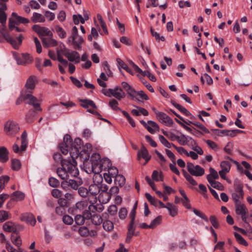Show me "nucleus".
Segmentation results:
<instances>
[{
  "label": "nucleus",
  "instance_id": "nucleus-1",
  "mask_svg": "<svg viewBox=\"0 0 252 252\" xmlns=\"http://www.w3.org/2000/svg\"><path fill=\"white\" fill-rule=\"evenodd\" d=\"M83 146V143L81 139L77 137L73 141L71 136L68 134L64 136L63 141L59 146L63 154L66 155L69 152L72 160L75 163V158L82 156Z\"/></svg>",
  "mask_w": 252,
  "mask_h": 252
},
{
  "label": "nucleus",
  "instance_id": "nucleus-2",
  "mask_svg": "<svg viewBox=\"0 0 252 252\" xmlns=\"http://www.w3.org/2000/svg\"><path fill=\"white\" fill-rule=\"evenodd\" d=\"M89 162H87V165H84L86 168H88L89 171L93 172L96 174L99 173L102 170H105L106 169V166L105 164H107V166H109L110 164V161L108 158H105L100 159V156L98 153H94L90 160L88 159Z\"/></svg>",
  "mask_w": 252,
  "mask_h": 252
},
{
  "label": "nucleus",
  "instance_id": "nucleus-3",
  "mask_svg": "<svg viewBox=\"0 0 252 252\" xmlns=\"http://www.w3.org/2000/svg\"><path fill=\"white\" fill-rule=\"evenodd\" d=\"M6 31V27L5 25L4 26H2L0 28V32L1 34H2L5 38V40L8 43H9L13 47L14 49H18L19 46L22 44V40H23V35L22 34H20L17 37V41L16 39L12 38L10 36L8 32H5Z\"/></svg>",
  "mask_w": 252,
  "mask_h": 252
},
{
  "label": "nucleus",
  "instance_id": "nucleus-4",
  "mask_svg": "<svg viewBox=\"0 0 252 252\" xmlns=\"http://www.w3.org/2000/svg\"><path fill=\"white\" fill-rule=\"evenodd\" d=\"M19 130V125L16 122L8 120L4 124V131L7 135L14 136Z\"/></svg>",
  "mask_w": 252,
  "mask_h": 252
},
{
  "label": "nucleus",
  "instance_id": "nucleus-5",
  "mask_svg": "<svg viewBox=\"0 0 252 252\" xmlns=\"http://www.w3.org/2000/svg\"><path fill=\"white\" fill-rule=\"evenodd\" d=\"M69 160L63 159L61 161V167H58L56 170V172L58 176L63 180H67L68 178V173L67 172V166H68Z\"/></svg>",
  "mask_w": 252,
  "mask_h": 252
},
{
  "label": "nucleus",
  "instance_id": "nucleus-6",
  "mask_svg": "<svg viewBox=\"0 0 252 252\" xmlns=\"http://www.w3.org/2000/svg\"><path fill=\"white\" fill-rule=\"evenodd\" d=\"M88 189L89 193V198L88 199L91 204H93L96 202V195L100 192L99 185L96 184H91L89 186V189Z\"/></svg>",
  "mask_w": 252,
  "mask_h": 252
},
{
  "label": "nucleus",
  "instance_id": "nucleus-7",
  "mask_svg": "<svg viewBox=\"0 0 252 252\" xmlns=\"http://www.w3.org/2000/svg\"><path fill=\"white\" fill-rule=\"evenodd\" d=\"M25 98H26V100L28 99V101L26 103L29 105H32L35 110L38 111H42V109L40 107V103L37 102L38 99L36 97L30 94H27L25 95Z\"/></svg>",
  "mask_w": 252,
  "mask_h": 252
},
{
  "label": "nucleus",
  "instance_id": "nucleus-8",
  "mask_svg": "<svg viewBox=\"0 0 252 252\" xmlns=\"http://www.w3.org/2000/svg\"><path fill=\"white\" fill-rule=\"evenodd\" d=\"M68 160L69 163H67L68 164V166H67V167H68V169H67L68 178H69L70 176L77 177L79 174V170L76 167L77 162L76 161V163L75 162H74L72 160V158Z\"/></svg>",
  "mask_w": 252,
  "mask_h": 252
},
{
  "label": "nucleus",
  "instance_id": "nucleus-9",
  "mask_svg": "<svg viewBox=\"0 0 252 252\" xmlns=\"http://www.w3.org/2000/svg\"><path fill=\"white\" fill-rule=\"evenodd\" d=\"M141 158L145 160L144 165H145L151 158V156L149 155L147 149L143 144L142 145L140 150L138 151L137 153V159L140 160Z\"/></svg>",
  "mask_w": 252,
  "mask_h": 252
},
{
  "label": "nucleus",
  "instance_id": "nucleus-10",
  "mask_svg": "<svg viewBox=\"0 0 252 252\" xmlns=\"http://www.w3.org/2000/svg\"><path fill=\"white\" fill-rule=\"evenodd\" d=\"M122 88L124 89L127 93V94L130 96L132 100L135 99L138 101L140 100L137 98L135 97V93L136 91L134 88L129 85L126 82H122L121 83Z\"/></svg>",
  "mask_w": 252,
  "mask_h": 252
},
{
  "label": "nucleus",
  "instance_id": "nucleus-11",
  "mask_svg": "<svg viewBox=\"0 0 252 252\" xmlns=\"http://www.w3.org/2000/svg\"><path fill=\"white\" fill-rule=\"evenodd\" d=\"M92 146L90 143H86L85 146L83 145L82 149V154L80 158H83L84 164L87 165V162H89L88 159L90 158V152L92 150Z\"/></svg>",
  "mask_w": 252,
  "mask_h": 252
},
{
  "label": "nucleus",
  "instance_id": "nucleus-12",
  "mask_svg": "<svg viewBox=\"0 0 252 252\" xmlns=\"http://www.w3.org/2000/svg\"><path fill=\"white\" fill-rule=\"evenodd\" d=\"M157 118L159 122L169 126H172L174 123L172 119L170 117L162 112L158 113Z\"/></svg>",
  "mask_w": 252,
  "mask_h": 252
},
{
  "label": "nucleus",
  "instance_id": "nucleus-13",
  "mask_svg": "<svg viewBox=\"0 0 252 252\" xmlns=\"http://www.w3.org/2000/svg\"><path fill=\"white\" fill-rule=\"evenodd\" d=\"M235 212L238 215L248 214V210L244 204L241 202L235 204Z\"/></svg>",
  "mask_w": 252,
  "mask_h": 252
},
{
  "label": "nucleus",
  "instance_id": "nucleus-14",
  "mask_svg": "<svg viewBox=\"0 0 252 252\" xmlns=\"http://www.w3.org/2000/svg\"><path fill=\"white\" fill-rule=\"evenodd\" d=\"M21 220L22 221L29 223L32 226H34L36 223L35 217L32 214L27 213L23 214L21 217Z\"/></svg>",
  "mask_w": 252,
  "mask_h": 252
},
{
  "label": "nucleus",
  "instance_id": "nucleus-15",
  "mask_svg": "<svg viewBox=\"0 0 252 252\" xmlns=\"http://www.w3.org/2000/svg\"><path fill=\"white\" fill-rule=\"evenodd\" d=\"M9 152L4 146L0 147V162L5 163L9 160Z\"/></svg>",
  "mask_w": 252,
  "mask_h": 252
},
{
  "label": "nucleus",
  "instance_id": "nucleus-16",
  "mask_svg": "<svg viewBox=\"0 0 252 252\" xmlns=\"http://www.w3.org/2000/svg\"><path fill=\"white\" fill-rule=\"evenodd\" d=\"M42 42L44 47H55L58 45L57 41L53 38H41Z\"/></svg>",
  "mask_w": 252,
  "mask_h": 252
},
{
  "label": "nucleus",
  "instance_id": "nucleus-17",
  "mask_svg": "<svg viewBox=\"0 0 252 252\" xmlns=\"http://www.w3.org/2000/svg\"><path fill=\"white\" fill-rule=\"evenodd\" d=\"M210 174L207 175V180L209 183H212L215 180L219 178V175L217 171L213 168L210 167L209 168Z\"/></svg>",
  "mask_w": 252,
  "mask_h": 252
},
{
  "label": "nucleus",
  "instance_id": "nucleus-18",
  "mask_svg": "<svg viewBox=\"0 0 252 252\" xmlns=\"http://www.w3.org/2000/svg\"><path fill=\"white\" fill-rule=\"evenodd\" d=\"M220 133L221 134H224L226 136H229L231 137H233L236 135L238 133H244L245 132L239 129H233V130H227V129H223L220 130L219 131Z\"/></svg>",
  "mask_w": 252,
  "mask_h": 252
},
{
  "label": "nucleus",
  "instance_id": "nucleus-19",
  "mask_svg": "<svg viewBox=\"0 0 252 252\" xmlns=\"http://www.w3.org/2000/svg\"><path fill=\"white\" fill-rule=\"evenodd\" d=\"M79 101L81 102L80 106L84 108H88L90 105L94 109H97V106L92 100L89 99H81Z\"/></svg>",
  "mask_w": 252,
  "mask_h": 252
},
{
  "label": "nucleus",
  "instance_id": "nucleus-20",
  "mask_svg": "<svg viewBox=\"0 0 252 252\" xmlns=\"http://www.w3.org/2000/svg\"><path fill=\"white\" fill-rule=\"evenodd\" d=\"M189 170L190 175L194 176H201L205 173L204 168L198 165L195 166L193 170L190 169Z\"/></svg>",
  "mask_w": 252,
  "mask_h": 252
},
{
  "label": "nucleus",
  "instance_id": "nucleus-21",
  "mask_svg": "<svg viewBox=\"0 0 252 252\" xmlns=\"http://www.w3.org/2000/svg\"><path fill=\"white\" fill-rule=\"evenodd\" d=\"M88 205L87 201H81L78 202L76 203L75 207L73 208V210L76 213H77L78 211H83L88 208Z\"/></svg>",
  "mask_w": 252,
  "mask_h": 252
},
{
  "label": "nucleus",
  "instance_id": "nucleus-22",
  "mask_svg": "<svg viewBox=\"0 0 252 252\" xmlns=\"http://www.w3.org/2000/svg\"><path fill=\"white\" fill-rule=\"evenodd\" d=\"M91 207H93L95 210H97V207L95 206H94L93 204L89 205L86 210L83 211L82 215L84 218V220H89L91 219L92 215L91 213Z\"/></svg>",
  "mask_w": 252,
  "mask_h": 252
},
{
  "label": "nucleus",
  "instance_id": "nucleus-23",
  "mask_svg": "<svg viewBox=\"0 0 252 252\" xmlns=\"http://www.w3.org/2000/svg\"><path fill=\"white\" fill-rule=\"evenodd\" d=\"M12 16L13 18H15V19H16L15 24H16V25H18L20 23L26 24H28L30 22V21L28 18L19 16L17 15V13H16L15 12H13L12 13Z\"/></svg>",
  "mask_w": 252,
  "mask_h": 252
},
{
  "label": "nucleus",
  "instance_id": "nucleus-24",
  "mask_svg": "<svg viewBox=\"0 0 252 252\" xmlns=\"http://www.w3.org/2000/svg\"><path fill=\"white\" fill-rule=\"evenodd\" d=\"M21 145L20 147L21 151L23 152L26 150L27 145H28V140H27V133L26 130L24 131L21 135Z\"/></svg>",
  "mask_w": 252,
  "mask_h": 252
},
{
  "label": "nucleus",
  "instance_id": "nucleus-25",
  "mask_svg": "<svg viewBox=\"0 0 252 252\" xmlns=\"http://www.w3.org/2000/svg\"><path fill=\"white\" fill-rule=\"evenodd\" d=\"M31 20L33 23H43L45 21V17L42 14L37 12L33 13V16L31 17Z\"/></svg>",
  "mask_w": 252,
  "mask_h": 252
},
{
  "label": "nucleus",
  "instance_id": "nucleus-26",
  "mask_svg": "<svg viewBox=\"0 0 252 252\" xmlns=\"http://www.w3.org/2000/svg\"><path fill=\"white\" fill-rule=\"evenodd\" d=\"M116 61L118 63V65L119 67L120 70L121 71H122V70L120 68V67L123 68L131 75H133V73L131 70L127 66V64L122 59H121L120 58H117Z\"/></svg>",
  "mask_w": 252,
  "mask_h": 252
},
{
  "label": "nucleus",
  "instance_id": "nucleus-27",
  "mask_svg": "<svg viewBox=\"0 0 252 252\" xmlns=\"http://www.w3.org/2000/svg\"><path fill=\"white\" fill-rule=\"evenodd\" d=\"M135 226L128 225L127 232L126 234V243H129L131 241L132 236L134 235V230Z\"/></svg>",
  "mask_w": 252,
  "mask_h": 252
},
{
  "label": "nucleus",
  "instance_id": "nucleus-28",
  "mask_svg": "<svg viewBox=\"0 0 252 252\" xmlns=\"http://www.w3.org/2000/svg\"><path fill=\"white\" fill-rule=\"evenodd\" d=\"M63 54L67 58L68 60L71 62H75V59L73 54V51L69 52V50L64 47L61 49Z\"/></svg>",
  "mask_w": 252,
  "mask_h": 252
},
{
  "label": "nucleus",
  "instance_id": "nucleus-29",
  "mask_svg": "<svg viewBox=\"0 0 252 252\" xmlns=\"http://www.w3.org/2000/svg\"><path fill=\"white\" fill-rule=\"evenodd\" d=\"M234 187L236 193H239L241 195L244 194L243 189V185L239 180L236 179L234 181Z\"/></svg>",
  "mask_w": 252,
  "mask_h": 252
},
{
  "label": "nucleus",
  "instance_id": "nucleus-30",
  "mask_svg": "<svg viewBox=\"0 0 252 252\" xmlns=\"http://www.w3.org/2000/svg\"><path fill=\"white\" fill-rule=\"evenodd\" d=\"M109 91L112 96L119 100H120L122 98H125L126 96L125 93H119L118 91H116L115 88L114 89H109Z\"/></svg>",
  "mask_w": 252,
  "mask_h": 252
},
{
  "label": "nucleus",
  "instance_id": "nucleus-31",
  "mask_svg": "<svg viewBox=\"0 0 252 252\" xmlns=\"http://www.w3.org/2000/svg\"><path fill=\"white\" fill-rule=\"evenodd\" d=\"M36 79L35 76H30L27 80L25 84V87L27 89H33L35 88L34 79Z\"/></svg>",
  "mask_w": 252,
  "mask_h": 252
},
{
  "label": "nucleus",
  "instance_id": "nucleus-32",
  "mask_svg": "<svg viewBox=\"0 0 252 252\" xmlns=\"http://www.w3.org/2000/svg\"><path fill=\"white\" fill-rule=\"evenodd\" d=\"M167 209L169 212L171 216L174 217L178 214V209L177 207L171 203H168Z\"/></svg>",
  "mask_w": 252,
  "mask_h": 252
},
{
  "label": "nucleus",
  "instance_id": "nucleus-33",
  "mask_svg": "<svg viewBox=\"0 0 252 252\" xmlns=\"http://www.w3.org/2000/svg\"><path fill=\"white\" fill-rule=\"evenodd\" d=\"M115 178L114 182L116 185H118L120 187H123L126 182L125 177L121 174H118Z\"/></svg>",
  "mask_w": 252,
  "mask_h": 252
},
{
  "label": "nucleus",
  "instance_id": "nucleus-34",
  "mask_svg": "<svg viewBox=\"0 0 252 252\" xmlns=\"http://www.w3.org/2000/svg\"><path fill=\"white\" fill-rule=\"evenodd\" d=\"M182 172L184 177L191 185L192 186H196L197 185V183L196 182V181H195L192 176L186 171H185L184 169H183Z\"/></svg>",
  "mask_w": 252,
  "mask_h": 252
},
{
  "label": "nucleus",
  "instance_id": "nucleus-35",
  "mask_svg": "<svg viewBox=\"0 0 252 252\" xmlns=\"http://www.w3.org/2000/svg\"><path fill=\"white\" fill-rule=\"evenodd\" d=\"M91 221L94 224L99 225L102 223L103 220L99 215L94 214L91 218Z\"/></svg>",
  "mask_w": 252,
  "mask_h": 252
},
{
  "label": "nucleus",
  "instance_id": "nucleus-36",
  "mask_svg": "<svg viewBox=\"0 0 252 252\" xmlns=\"http://www.w3.org/2000/svg\"><path fill=\"white\" fill-rule=\"evenodd\" d=\"M21 167L20 161L16 158L11 159V168L15 171H19Z\"/></svg>",
  "mask_w": 252,
  "mask_h": 252
},
{
  "label": "nucleus",
  "instance_id": "nucleus-37",
  "mask_svg": "<svg viewBox=\"0 0 252 252\" xmlns=\"http://www.w3.org/2000/svg\"><path fill=\"white\" fill-rule=\"evenodd\" d=\"M234 235L237 242L244 246H248V243L245 239L239 233L234 232Z\"/></svg>",
  "mask_w": 252,
  "mask_h": 252
},
{
  "label": "nucleus",
  "instance_id": "nucleus-38",
  "mask_svg": "<svg viewBox=\"0 0 252 252\" xmlns=\"http://www.w3.org/2000/svg\"><path fill=\"white\" fill-rule=\"evenodd\" d=\"M162 222V216H158L154 220H153L150 224L151 229H154L158 225H159Z\"/></svg>",
  "mask_w": 252,
  "mask_h": 252
},
{
  "label": "nucleus",
  "instance_id": "nucleus-39",
  "mask_svg": "<svg viewBox=\"0 0 252 252\" xmlns=\"http://www.w3.org/2000/svg\"><path fill=\"white\" fill-rule=\"evenodd\" d=\"M38 36L41 38V36H52L53 33L47 28L43 27L40 30Z\"/></svg>",
  "mask_w": 252,
  "mask_h": 252
},
{
  "label": "nucleus",
  "instance_id": "nucleus-40",
  "mask_svg": "<svg viewBox=\"0 0 252 252\" xmlns=\"http://www.w3.org/2000/svg\"><path fill=\"white\" fill-rule=\"evenodd\" d=\"M105 165L107 166V164H105ZM110 165H111V163L109 164V166H106V169L108 168V173L113 176V178H114L119 174L118 169L115 167H110Z\"/></svg>",
  "mask_w": 252,
  "mask_h": 252
},
{
  "label": "nucleus",
  "instance_id": "nucleus-41",
  "mask_svg": "<svg viewBox=\"0 0 252 252\" xmlns=\"http://www.w3.org/2000/svg\"><path fill=\"white\" fill-rule=\"evenodd\" d=\"M10 177L7 175L1 176L0 177V192L5 187V183L9 182Z\"/></svg>",
  "mask_w": 252,
  "mask_h": 252
},
{
  "label": "nucleus",
  "instance_id": "nucleus-42",
  "mask_svg": "<svg viewBox=\"0 0 252 252\" xmlns=\"http://www.w3.org/2000/svg\"><path fill=\"white\" fill-rule=\"evenodd\" d=\"M179 138L177 139V141L181 145H185L188 144L189 142V140L188 139V136H186L184 134H181L180 136H179Z\"/></svg>",
  "mask_w": 252,
  "mask_h": 252
},
{
  "label": "nucleus",
  "instance_id": "nucleus-43",
  "mask_svg": "<svg viewBox=\"0 0 252 252\" xmlns=\"http://www.w3.org/2000/svg\"><path fill=\"white\" fill-rule=\"evenodd\" d=\"M244 194H240L239 193L233 192L231 194L232 199L233 200L234 204L241 202L239 200L240 199H243L244 198Z\"/></svg>",
  "mask_w": 252,
  "mask_h": 252
},
{
  "label": "nucleus",
  "instance_id": "nucleus-44",
  "mask_svg": "<svg viewBox=\"0 0 252 252\" xmlns=\"http://www.w3.org/2000/svg\"><path fill=\"white\" fill-rule=\"evenodd\" d=\"M150 32L152 36L155 37L156 41H158V42H159L160 40L162 41H165V37L163 36H160L159 34L157 32L154 31V30L152 27L151 28Z\"/></svg>",
  "mask_w": 252,
  "mask_h": 252
},
{
  "label": "nucleus",
  "instance_id": "nucleus-45",
  "mask_svg": "<svg viewBox=\"0 0 252 252\" xmlns=\"http://www.w3.org/2000/svg\"><path fill=\"white\" fill-rule=\"evenodd\" d=\"M78 192L79 194L82 197H87L89 198V193H88V189L86 188L81 187L78 188Z\"/></svg>",
  "mask_w": 252,
  "mask_h": 252
},
{
  "label": "nucleus",
  "instance_id": "nucleus-46",
  "mask_svg": "<svg viewBox=\"0 0 252 252\" xmlns=\"http://www.w3.org/2000/svg\"><path fill=\"white\" fill-rule=\"evenodd\" d=\"M57 202L59 206L61 207H63L65 208L69 207L71 204V202H68L64 198H62V197L58 199Z\"/></svg>",
  "mask_w": 252,
  "mask_h": 252
},
{
  "label": "nucleus",
  "instance_id": "nucleus-47",
  "mask_svg": "<svg viewBox=\"0 0 252 252\" xmlns=\"http://www.w3.org/2000/svg\"><path fill=\"white\" fill-rule=\"evenodd\" d=\"M103 227L107 231H111L114 228L113 222L109 220H105L103 222Z\"/></svg>",
  "mask_w": 252,
  "mask_h": 252
},
{
  "label": "nucleus",
  "instance_id": "nucleus-48",
  "mask_svg": "<svg viewBox=\"0 0 252 252\" xmlns=\"http://www.w3.org/2000/svg\"><path fill=\"white\" fill-rule=\"evenodd\" d=\"M48 183L50 186L53 188H57L60 186V183L59 181L53 177L49 178Z\"/></svg>",
  "mask_w": 252,
  "mask_h": 252
},
{
  "label": "nucleus",
  "instance_id": "nucleus-49",
  "mask_svg": "<svg viewBox=\"0 0 252 252\" xmlns=\"http://www.w3.org/2000/svg\"><path fill=\"white\" fill-rule=\"evenodd\" d=\"M118 102L115 99H112L109 102V105L113 110H119L122 111V110L118 107Z\"/></svg>",
  "mask_w": 252,
  "mask_h": 252
},
{
  "label": "nucleus",
  "instance_id": "nucleus-50",
  "mask_svg": "<svg viewBox=\"0 0 252 252\" xmlns=\"http://www.w3.org/2000/svg\"><path fill=\"white\" fill-rule=\"evenodd\" d=\"M211 186L214 189L220 190H223L224 189V187L223 185L219 182H217L216 181H213L212 183H209Z\"/></svg>",
  "mask_w": 252,
  "mask_h": 252
},
{
  "label": "nucleus",
  "instance_id": "nucleus-51",
  "mask_svg": "<svg viewBox=\"0 0 252 252\" xmlns=\"http://www.w3.org/2000/svg\"><path fill=\"white\" fill-rule=\"evenodd\" d=\"M122 113L123 114V115L125 116V117L127 119V120L128 121L129 123L130 124V125L133 127H135V123L133 119L131 117L130 115L128 112H127L126 111L122 110Z\"/></svg>",
  "mask_w": 252,
  "mask_h": 252
},
{
  "label": "nucleus",
  "instance_id": "nucleus-52",
  "mask_svg": "<svg viewBox=\"0 0 252 252\" xmlns=\"http://www.w3.org/2000/svg\"><path fill=\"white\" fill-rule=\"evenodd\" d=\"M221 170H224L225 172H229L231 168V164L228 161H222L220 163V165Z\"/></svg>",
  "mask_w": 252,
  "mask_h": 252
},
{
  "label": "nucleus",
  "instance_id": "nucleus-53",
  "mask_svg": "<svg viewBox=\"0 0 252 252\" xmlns=\"http://www.w3.org/2000/svg\"><path fill=\"white\" fill-rule=\"evenodd\" d=\"M192 211L196 216L201 218L202 219L204 220L205 221H206V222L208 221L209 220H208V217L203 213L200 212L199 211L197 210V209H196L195 208H193L192 209Z\"/></svg>",
  "mask_w": 252,
  "mask_h": 252
},
{
  "label": "nucleus",
  "instance_id": "nucleus-54",
  "mask_svg": "<svg viewBox=\"0 0 252 252\" xmlns=\"http://www.w3.org/2000/svg\"><path fill=\"white\" fill-rule=\"evenodd\" d=\"M192 211L196 216L201 218L202 219L204 220L205 221H206V222L208 221L209 220H208V217L203 213L200 212L199 211L197 210V209H196L195 208H193L192 209Z\"/></svg>",
  "mask_w": 252,
  "mask_h": 252
},
{
  "label": "nucleus",
  "instance_id": "nucleus-55",
  "mask_svg": "<svg viewBox=\"0 0 252 252\" xmlns=\"http://www.w3.org/2000/svg\"><path fill=\"white\" fill-rule=\"evenodd\" d=\"M97 19L99 22V23L101 25V27L103 31H104L105 33L108 34V31L107 30L106 26L105 24V22L103 20L102 16L100 14H98L97 15Z\"/></svg>",
  "mask_w": 252,
  "mask_h": 252
},
{
  "label": "nucleus",
  "instance_id": "nucleus-56",
  "mask_svg": "<svg viewBox=\"0 0 252 252\" xmlns=\"http://www.w3.org/2000/svg\"><path fill=\"white\" fill-rule=\"evenodd\" d=\"M74 220L75 223L78 225H82L85 222L83 216L80 214H77L75 216Z\"/></svg>",
  "mask_w": 252,
  "mask_h": 252
},
{
  "label": "nucleus",
  "instance_id": "nucleus-57",
  "mask_svg": "<svg viewBox=\"0 0 252 252\" xmlns=\"http://www.w3.org/2000/svg\"><path fill=\"white\" fill-rule=\"evenodd\" d=\"M78 232L79 234L83 237L87 236L89 234V229L86 226L80 227L78 230Z\"/></svg>",
  "mask_w": 252,
  "mask_h": 252
},
{
  "label": "nucleus",
  "instance_id": "nucleus-58",
  "mask_svg": "<svg viewBox=\"0 0 252 252\" xmlns=\"http://www.w3.org/2000/svg\"><path fill=\"white\" fill-rule=\"evenodd\" d=\"M63 221L66 225H71L73 222V219L71 216L65 215L63 217Z\"/></svg>",
  "mask_w": 252,
  "mask_h": 252
},
{
  "label": "nucleus",
  "instance_id": "nucleus-59",
  "mask_svg": "<svg viewBox=\"0 0 252 252\" xmlns=\"http://www.w3.org/2000/svg\"><path fill=\"white\" fill-rule=\"evenodd\" d=\"M209 220L214 228L216 229L219 228L220 224L216 216H211L209 218Z\"/></svg>",
  "mask_w": 252,
  "mask_h": 252
},
{
  "label": "nucleus",
  "instance_id": "nucleus-60",
  "mask_svg": "<svg viewBox=\"0 0 252 252\" xmlns=\"http://www.w3.org/2000/svg\"><path fill=\"white\" fill-rule=\"evenodd\" d=\"M55 29L56 32L58 33L59 36L60 38H64L66 36V32L61 27L57 26L55 27Z\"/></svg>",
  "mask_w": 252,
  "mask_h": 252
},
{
  "label": "nucleus",
  "instance_id": "nucleus-61",
  "mask_svg": "<svg viewBox=\"0 0 252 252\" xmlns=\"http://www.w3.org/2000/svg\"><path fill=\"white\" fill-rule=\"evenodd\" d=\"M12 196L15 197L19 200H23L25 198V194L20 191H16L12 193Z\"/></svg>",
  "mask_w": 252,
  "mask_h": 252
},
{
  "label": "nucleus",
  "instance_id": "nucleus-62",
  "mask_svg": "<svg viewBox=\"0 0 252 252\" xmlns=\"http://www.w3.org/2000/svg\"><path fill=\"white\" fill-rule=\"evenodd\" d=\"M140 79L142 83L145 85L146 88L151 93H154L155 92L154 89L151 85V84L143 77H140Z\"/></svg>",
  "mask_w": 252,
  "mask_h": 252
},
{
  "label": "nucleus",
  "instance_id": "nucleus-63",
  "mask_svg": "<svg viewBox=\"0 0 252 252\" xmlns=\"http://www.w3.org/2000/svg\"><path fill=\"white\" fill-rule=\"evenodd\" d=\"M171 104L176 108H177L180 112L184 114L187 109L183 106H182L181 105L176 103L174 100H171Z\"/></svg>",
  "mask_w": 252,
  "mask_h": 252
},
{
  "label": "nucleus",
  "instance_id": "nucleus-64",
  "mask_svg": "<svg viewBox=\"0 0 252 252\" xmlns=\"http://www.w3.org/2000/svg\"><path fill=\"white\" fill-rule=\"evenodd\" d=\"M13 227V224L11 221H7L3 225V229L5 231L10 232Z\"/></svg>",
  "mask_w": 252,
  "mask_h": 252
}]
</instances>
